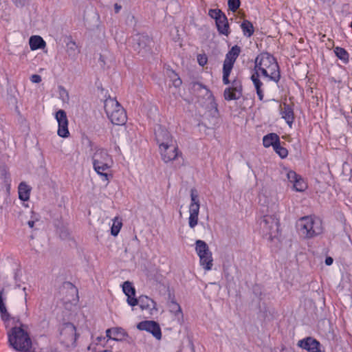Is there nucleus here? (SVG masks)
Listing matches in <instances>:
<instances>
[{
  "label": "nucleus",
  "instance_id": "obj_1",
  "mask_svg": "<svg viewBox=\"0 0 352 352\" xmlns=\"http://www.w3.org/2000/svg\"><path fill=\"white\" fill-rule=\"evenodd\" d=\"M254 74L251 76L252 81L260 100H263L264 93L262 89L263 82L259 77L268 80L278 82L280 78V69L275 58L267 52L258 54L254 63Z\"/></svg>",
  "mask_w": 352,
  "mask_h": 352
},
{
  "label": "nucleus",
  "instance_id": "obj_2",
  "mask_svg": "<svg viewBox=\"0 0 352 352\" xmlns=\"http://www.w3.org/2000/svg\"><path fill=\"white\" fill-rule=\"evenodd\" d=\"M155 135L162 160L167 163L175 160L179 154L178 148L168 130L158 125L155 129Z\"/></svg>",
  "mask_w": 352,
  "mask_h": 352
},
{
  "label": "nucleus",
  "instance_id": "obj_3",
  "mask_svg": "<svg viewBox=\"0 0 352 352\" xmlns=\"http://www.w3.org/2000/svg\"><path fill=\"white\" fill-rule=\"evenodd\" d=\"M92 164L94 170L107 185L113 177L112 168L114 162L111 155L106 150L98 148L93 154Z\"/></svg>",
  "mask_w": 352,
  "mask_h": 352
},
{
  "label": "nucleus",
  "instance_id": "obj_4",
  "mask_svg": "<svg viewBox=\"0 0 352 352\" xmlns=\"http://www.w3.org/2000/svg\"><path fill=\"white\" fill-rule=\"evenodd\" d=\"M299 234L305 239L316 237L323 232L322 220L315 216H305L300 218L296 223Z\"/></svg>",
  "mask_w": 352,
  "mask_h": 352
},
{
  "label": "nucleus",
  "instance_id": "obj_5",
  "mask_svg": "<svg viewBox=\"0 0 352 352\" xmlns=\"http://www.w3.org/2000/svg\"><path fill=\"white\" fill-rule=\"evenodd\" d=\"M192 89L198 98L197 102L199 105L206 110L209 116L212 117L217 116V104L212 92L208 87L199 82H196L193 85Z\"/></svg>",
  "mask_w": 352,
  "mask_h": 352
},
{
  "label": "nucleus",
  "instance_id": "obj_6",
  "mask_svg": "<svg viewBox=\"0 0 352 352\" xmlns=\"http://www.w3.org/2000/svg\"><path fill=\"white\" fill-rule=\"evenodd\" d=\"M263 236L275 244L279 242V220L276 214H265L260 222Z\"/></svg>",
  "mask_w": 352,
  "mask_h": 352
},
{
  "label": "nucleus",
  "instance_id": "obj_7",
  "mask_svg": "<svg viewBox=\"0 0 352 352\" xmlns=\"http://www.w3.org/2000/svg\"><path fill=\"white\" fill-rule=\"evenodd\" d=\"M104 109L109 120L116 125H123L126 122L124 109L113 98H107L104 101Z\"/></svg>",
  "mask_w": 352,
  "mask_h": 352
},
{
  "label": "nucleus",
  "instance_id": "obj_8",
  "mask_svg": "<svg viewBox=\"0 0 352 352\" xmlns=\"http://www.w3.org/2000/svg\"><path fill=\"white\" fill-rule=\"evenodd\" d=\"M195 251L199 258L200 265L205 270H210L213 265V259L212 253L206 243L202 240H197L195 242Z\"/></svg>",
  "mask_w": 352,
  "mask_h": 352
},
{
  "label": "nucleus",
  "instance_id": "obj_9",
  "mask_svg": "<svg viewBox=\"0 0 352 352\" xmlns=\"http://www.w3.org/2000/svg\"><path fill=\"white\" fill-rule=\"evenodd\" d=\"M200 209V200L197 190L191 189L190 203L188 206V225L190 228H194L198 224Z\"/></svg>",
  "mask_w": 352,
  "mask_h": 352
},
{
  "label": "nucleus",
  "instance_id": "obj_10",
  "mask_svg": "<svg viewBox=\"0 0 352 352\" xmlns=\"http://www.w3.org/2000/svg\"><path fill=\"white\" fill-rule=\"evenodd\" d=\"M77 338L76 328L72 323L62 324L60 328V340L66 346L74 347Z\"/></svg>",
  "mask_w": 352,
  "mask_h": 352
},
{
  "label": "nucleus",
  "instance_id": "obj_11",
  "mask_svg": "<svg viewBox=\"0 0 352 352\" xmlns=\"http://www.w3.org/2000/svg\"><path fill=\"white\" fill-rule=\"evenodd\" d=\"M240 52V47L237 45H234L226 54L223 67V81L226 85H228L230 82L229 76L232 69L234 63L239 56Z\"/></svg>",
  "mask_w": 352,
  "mask_h": 352
},
{
  "label": "nucleus",
  "instance_id": "obj_12",
  "mask_svg": "<svg viewBox=\"0 0 352 352\" xmlns=\"http://www.w3.org/2000/svg\"><path fill=\"white\" fill-rule=\"evenodd\" d=\"M54 117L58 122V135L64 138H67L69 135V122L65 111L60 109L55 113Z\"/></svg>",
  "mask_w": 352,
  "mask_h": 352
},
{
  "label": "nucleus",
  "instance_id": "obj_13",
  "mask_svg": "<svg viewBox=\"0 0 352 352\" xmlns=\"http://www.w3.org/2000/svg\"><path fill=\"white\" fill-rule=\"evenodd\" d=\"M137 328L141 331L151 333L157 340H160L162 338L161 329L155 321L145 320L140 322L138 324Z\"/></svg>",
  "mask_w": 352,
  "mask_h": 352
},
{
  "label": "nucleus",
  "instance_id": "obj_14",
  "mask_svg": "<svg viewBox=\"0 0 352 352\" xmlns=\"http://www.w3.org/2000/svg\"><path fill=\"white\" fill-rule=\"evenodd\" d=\"M288 181L293 184V188L298 192H303L307 188V184L303 178L295 171L289 170L287 172Z\"/></svg>",
  "mask_w": 352,
  "mask_h": 352
},
{
  "label": "nucleus",
  "instance_id": "obj_15",
  "mask_svg": "<svg viewBox=\"0 0 352 352\" xmlns=\"http://www.w3.org/2000/svg\"><path fill=\"white\" fill-rule=\"evenodd\" d=\"M138 299V305L142 311L153 316L157 312L156 302L147 296H140Z\"/></svg>",
  "mask_w": 352,
  "mask_h": 352
},
{
  "label": "nucleus",
  "instance_id": "obj_16",
  "mask_svg": "<svg viewBox=\"0 0 352 352\" xmlns=\"http://www.w3.org/2000/svg\"><path fill=\"white\" fill-rule=\"evenodd\" d=\"M122 292L127 297L126 302L129 305L134 307L138 305V299L135 297V289L132 283L125 281L122 285Z\"/></svg>",
  "mask_w": 352,
  "mask_h": 352
},
{
  "label": "nucleus",
  "instance_id": "obj_17",
  "mask_svg": "<svg viewBox=\"0 0 352 352\" xmlns=\"http://www.w3.org/2000/svg\"><path fill=\"white\" fill-rule=\"evenodd\" d=\"M298 344L309 352H320L319 342L311 337L300 340Z\"/></svg>",
  "mask_w": 352,
  "mask_h": 352
},
{
  "label": "nucleus",
  "instance_id": "obj_18",
  "mask_svg": "<svg viewBox=\"0 0 352 352\" xmlns=\"http://www.w3.org/2000/svg\"><path fill=\"white\" fill-rule=\"evenodd\" d=\"M106 336L109 340L120 341L126 336V333L121 327H113L106 331Z\"/></svg>",
  "mask_w": 352,
  "mask_h": 352
},
{
  "label": "nucleus",
  "instance_id": "obj_19",
  "mask_svg": "<svg viewBox=\"0 0 352 352\" xmlns=\"http://www.w3.org/2000/svg\"><path fill=\"white\" fill-rule=\"evenodd\" d=\"M280 114L282 118H283L287 124L289 126V127H292V123L294 120V111L292 108L286 104H284L280 107Z\"/></svg>",
  "mask_w": 352,
  "mask_h": 352
},
{
  "label": "nucleus",
  "instance_id": "obj_20",
  "mask_svg": "<svg viewBox=\"0 0 352 352\" xmlns=\"http://www.w3.org/2000/svg\"><path fill=\"white\" fill-rule=\"evenodd\" d=\"M31 190L32 188L26 182H21L18 186L19 198L23 201H28Z\"/></svg>",
  "mask_w": 352,
  "mask_h": 352
},
{
  "label": "nucleus",
  "instance_id": "obj_21",
  "mask_svg": "<svg viewBox=\"0 0 352 352\" xmlns=\"http://www.w3.org/2000/svg\"><path fill=\"white\" fill-rule=\"evenodd\" d=\"M29 45L31 50L35 51L39 49H43L46 46L45 41L40 36L34 35L30 36Z\"/></svg>",
  "mask_w": 352,
  "mask_h": 352
},
{
  "label": "nucleus",
  "instance_id": "obj_22",
  "mask_svg": "<svg viewBox=\"0 0 352 352\" xmlns=\"http://www.w3.org/2000/svg\"><path fill=\"white\" fill-rule=\"evenodd\" d=\"M280 142V139L278 135L276 133H270L265 135L263 138V144L265 148L272 146L273 148Z\"/></svg>",
  "mask_w": 352,
  "mask_h": 352
},
{
  "label": "nucleus",
  "instance_id": "obj_23",
  "mask_svg": "<svg viewBox=\"0 0 352 352\" xmlns=\"http://www.w3.org/2000/svg\"><path fill=\"white\" fill-rule=\"evenodd\" d=\"M216 25L220 34L226 36L229 34V25L226 15L216 22Z\"/></svg>",
  "mask_w": 352,
  "mask_h": 352
},
{
  "label": "nucleus",
  "instance_id": "obj_24",
  "mask_svg": "<svg viewBox=\"0 0 352 352\" xmlns=\"http://www.w3.org/2000/svg\"><path fill=\"white\" fill-rule=\"evenodd\" d=\"M6 296L3 292H0V314L3 321H7L10 318V314L8 312L6 305Z\"/></svg>",
  "mask_w": 352,
  "mask_h": 352
},
{
  "label": "nucleus",
  "instance_id": "obj_25",
  "mask_svg": "<svg viewBox=\"0 0 352 352\" xmlns=\"http://www.w3.org/2000/svg\"><path fill=\"white\" fill-rule=\"evenodd\" d=\"M122 227V220L119 217H116L112 219V224L111 226V234L113 236L118 235Z\"/></svg>",
  "mask_w": 352,
  "mask_h": 352
},
{
  "label": "nucleus",
  "instance_id": "obj_26",
  "mask_svg": "<svg viewBox=\"0 0 352 352\" xmlns=\"http://www.w3.org/2000/svg\"><path fill=\"white\" fill-rule=\"evenodd\" d=\"M169 310L175 315L178 319L183 317L182 311L180 305L174 300H172L169 303Z\"/></svg>",
  "mask_w": 352,
  "mask_h": 352
},
{
  "label": "nucleus",
  "instance_id": "obj_27",
  "mask_svg": "<svg viewBox=\"0 0 352 352\" xmlns=\"http://www.w3.org/2000/svg\"><path fill=\"white\" fill-rule=\"evenodd\" d=\"M333 51L336 56L344 63H346L349 61V54L344 48L336 47Z\"/></svg>",
  "mask_w": 352,
  "mask_h": 352
},
{
  "label": "nucleus",
  "instance_id": "obj_28",
  "mask_svg": "<svg viewBox=\"0 0 352 352\" xmlns=\"http://www.w3.org/2000/svg\"><path fill=\"white\" fill-rule=\"evenodd\" d=\"M241 28L242 29L243 34L248 37L251 36L254 33L253 25L248 21H244L241 23Z\"/></svg>",
  "mask_w": 352,
  "mask_h": 352
},
{
  "label": "nucleus",
  "instance_id": "obj_29",
  "mask_svg": "<svg viewBox=\"0 0 352 352\" xmlns=\"http://www.w3.org/2000/svg\"><path fill=\"white\" fill-rule=\"evenodd\" d=\"M14 286L16 288H21L25 283L23 279V272L21 270H16L14 273Z\"/></svg>",
  "mask_w": 352,
  "mask_h": 352
},
{
  "label": "nucleus",
  "instance_id": "obj_30",
  "mask_svg": "<svg viewBox=\"0 0 352 352\" xmlns=\"http://www.w3.org/2000/svg\"><path fill=\"white\" fill-rule=\"evenodd\" d=\"M236 89L227 88L224 91V97L226 100H236L239 97V94L236 93Z\"/></svg>",
  "mask_w": 352,
  "mask_h": 352
},
{
  "label": "nucleus",
  "instance_id": "obj_31",
  "mask_svg": "<svg viewBox=\"0 0 352 352\" xmlns=\"http://www.w3.org/2000/svg\"><path fill=\"white\" fill-rule=\"evenodd\" d=\"M272 200L273 198L270 195V193L267 191H263L258 195V201L261 205H268L269 203Z\"/></svg>",
  "mask_w": 352,
  "mask_h": 352
},
{
  "label": "nucleus",
  "instance_id": "obj_32",
  "mask_svg": "<svg viewBox=\"0 0 352 352\" xmlns=\"http://www.w3.org/2000/svg\"><path fill=\"white\" fill-rule=\"evenodd\" d=\"M107 341H108V340H107V338L105 337L98 336L93 340L92 344H91V346L89 348V349L93 348V349L95 351H96L97 349L96 348H94V345L100 346L104 347L105 346V344L107 342Z\"/></svg>",
  "mask_w": 352,
  "mask_h": 352
},
{
  "label": "nucleus",
  "instance_id": "obj_33",
  "mask_svg": "<svg viewBox=\"0 0 352 352\" xmlns=\"http://www.w3.org/2000/svg\"><path fill=\"white\" fill-rule=\"evenodd\" d=\"M208 15L215 20V23L220 19V18L225 16V14L219 9H210L208 12Z\"/></svg>",
  "mask_w": 352,
  "mask_h": 352
},
{
  "label": "nucleus",
  "instance_id": "obj_34",
  "mask_svg": "<svg viewBox=\"0 0 352 352\" xmlns=\"http://www.w3.org/2000/svg\"><path fill=\"white\" fill-rule=\"evenodd\" d=\"M274 150L281 158H285L288 155L287 150L285 148L281 146L280 142L276 144Z\"/></svg>",
  "mask_w": 352,
  "mask_h": 352
},
{
  "label": "nucleus",
  "instance_id": "obj_35",
  "mask_svg": "<svg viewBox=\"0 0 352 352\" xmlns=\"http://www.w3.org/2000/svg\"><path fill=\"white\" fill-rule=\"evenodd\" d=\"M67 52L69 56L74 55L78 52V46L74 41H70L67 43Z\"/></svg>",
  "mask_w": 352,
  "mask_h": 352
},
{
  "label": "nucleus",
  "instance_id": "obj_36",
  "mask_svg": "<svg viewBox=\"0 0 352 352\" xmlns=\"http://www.w3.org/2000/svg\"><path fill=\"white\" fill-rule=\"evenodd\" d=\"M197 60L198 64L201 67H204L208 63V57L205 54H198L197 56Z\"/></svg>",
  "mask_w": 352,
  "mask_h": 352
},
{
  "label": "nucleus",
  "instance_id": "obj_37",
  "mask_svg": "<svg viewBox=\"0 0 352 352\" xmlns=\"http://www.w3.org/2000/svg\"><path fill=\"white\" fill-rule=\"evenodd\" d=\"M239 0H228V6L231 10H236L239 8Z\"/></svg>",
  "mask_w": 352,
  "mask_h": 352
},
{
  "label": "nucleus",
  "instance_id": "obj_38",
  "mask_svg": "<svg viewBox=\"0 0 352 352\" xmlns=\"http://www.w3.org/2000/svg\"><path fill=\"white\" fill-rule=\"evenodd\" d=\"M23 292L24 302L26 304L28 300V288L24 285H22V287L20 288Z\"/></svg>",
  "mask_w": 352,
  "mask_h": 352
},
{
  "label": "nucleus",
  "instance_id": "obj_39",
  "mask_svg": "<svg viewBox=\"0 0 352 352\" xmlns=\"http://www.w3.org/2000/svg\"><path fill=\"white\" fill-rule=\"evenodd\" d=\"M30 80L33 83H39L41 81V77L38 74H33L30 77Z\"/></svg>",
  "mask_w": 352,
  "mask_h": 352
},
{
  "label": "nucleus",
  "instance_id": "obj_40",
  "mask_svg": "<svg viewBox=\"0 0 352 352\" xmlns=\"http://www.w3.org/2000/svg\"><path fill=\"white\" fill-rule=\"evenodd\" d=\"M60 95L63 98V100H66L68 99V94L65 89H61Z\"/></svg>",
  "mask_w": 352,
  "mask_h": 352
},
{
  "label": "nucleus",
  "instance_id": "obj_41",
  "mask_svg": "<svg viewBox=\"0 0 352 352\" xmlns=\"http://www.w3.org/2000/svg\"><path fill=\"white\" fill-rule=\"evenodd\" d=\"M16 6H23L25 3V0H12Z\"/></svg>",
  "mask_w": 352,
  "mask_h": 352
},
{
  "label": "nucleus",
  "instance_id": "obj_42",
  "mask_svg": "<svg viewBox=\"0 0 352 352\" xmlns=\"http://www.w3.org/2000/svg\"><path fill=\"white\" fill-rule=\"evenodd\" d=\"M325 264L327 265V266H330L333 264V258H331V256H328L325 259Z\"/></svg>",
  "mask_w": 352,
  "mask_h": 352
},
{
  "label": "nucleus",
  "instance_id": "obj_43",
  "mask_svg": "<svg viewBox=\"0 0 352 352\" xmlns=\"http://www.w3.org/2000/svg\"><path fill=\"white\" fill-rule=\"evenodd\" d=\"M182 84V80H180L179 78H176L174 80H173V85L175 87H179Z\"/></svg>",
  "mask_w": 352,
  "mask_h": 352
},
{
  "label": "nucleus",
  "instance_id": "obj_44",
  "mask_svg": "<svg viewBox=\"0 0 352 352\" xmlns=\"http://www.w3.org/2000/svg\"><path fill=\"white\" fill-rule=\"evenodd\" d=\"M28 224L30 228H32L34 227V221H29L28 222Z\"/></svg>",
  "mask_w": 352,
  "mask_h": 352
},
{
  "label": "nucleus",
  "instance_id": "obj_45",
  "mask_svg": "<svg viewBox=\"0 0 352 352\" xmlns=\"http://www.w3.org/2000/svg\"><path fill=\"white\" fill-rule=\"evenodd\" d=\"M115 8H116V12H118L120 10V9L121 8V7H120V6H118L116 4V5L115 6Z\"/></svg>",
  "mask_w": 352,
  "mask_h": 352
}]
</instances>
